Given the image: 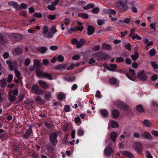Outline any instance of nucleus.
<instances>
[{"label": "nucleus", "mask_w": 158, "mask_h": 158, "mask_svg": "<svg viewBox=\"0 0 158 158\" xmlns=\"http://www.w3.org/2000/svg\"><path fill=\"white\" fill-rule=\"evenodd\" d=\"M15 51L16 55L19 56L22 52V49L20 48H16L15 49Z\"/></svg>", "instance_id": "nucleus-31"}, {"label": "nucleus", "mask_w": 158, "mask_h": 158, "mask_svg": "<svg viewBox=\"0 0 158 158\" xmlns=\"http://www.w3.org/2000/svg\"><path fill=\"white\" fill-rule=\"evenodd\" d=\"M6 79L3 78L0 80V87L2 88H5L6 85Z\"/></svg>", "instance_id": "nucleus-25"}, {"label": "nucleus", "mask_w": 158, "mask_h": 158, "mask_svg": "<svg viewBox=\"0 0 158 158\" xmlns=\"http://www.w3.org/2000/svg\"><path fill=\"white\" fill-rule=\"evenodd\" d=\"M44 73L39 70H37L36 71V74L38 77H43Z\"/></svg>", "instance_id": "nucleus-47"}, {"label": "nucleus", "mask_w": 158, "mask_h": 158, "mask_svg": "<svg viewBox=\"0 0 158 158\" xmlns=\"http://www.w3.org/2000/svg\"><path fill=\"white\" fill-rule=\"evenodd\" d=\"M6 41L4 35L0 33V44H5Z\"/></svg>", "instance_id": "nucleus-34"}, {"label": "nucleus", "mask_w": 158, "mask_h": 158, "mask_svg": "<svg viewBox=\"0 0 158 158\" xmlns=\"http://www.w3.org/2000/svg\"><path fill=\"white\" fill-rule=\"evenodd\" d=\"M18 89L17 88H15L13 91H12V95L14 96H17L18 94Z\"/></svg>", "instance_id": "nucleus-60"}, {"label": "nucleus", "mask_w": 158, "mask_h": 158, "mask_svg": "<svg viewBox=\"0 0 158 158\" xmlns=\"http://www.w3.org/2000/svg\"><path fill=\"white\" fill-rule=\"evenodd\" d=\"M70 110V108L69 105H65L64 106V111L65 112H69Z\"/></svg>", "instance_id": "nucleus-61"}, {"label": "nucleus", "mask_w": 158, "mask_h": 158, "mask_svg": "<svg viewBox=\"0 0 158 158\" xmlns=\"http://www.w3.org/2000/svg\"><path fill=\"white\" fill-rule=\"evenodd\" d=\"M137 76L139 80L143 81H146L148 78V76L146 73L143 70L139 72L137 74Z\"/></svg>", "instance_id": "nucleus-6"}, {"label": "nucleus", "mask_w": 158, "mask_h": 158, "mask_svg": "<svg viewBox=\"0 0 158 158\" xmlns=\"http://www.w3.org/2000/svg\"><path fill=\"white\" fill-rule=\"evenodd\" d=\"M118 123L116 121H112L111 122V126L113 128H114L118 127Z\"/></svg>", "instance_id": "nucleus-40"}, {"label": "nucleus", "mask_w": 158, "mask_h": 158, "mask_svg": "<svg viewBox=\"0 0 158 158\" xmlns=\"http://www.w3.org/2000/svg\"><path fill=\"white\" fill-rule=\"evenodd\" d=\"M136 110L138 111L139 112L143 113L144 112V109L140 105H138L136 106Z\"/></svg>", "instance_id": "nucleus-35"}, {"label": "nucleus", "mask_w": 158, "mask_h": 158, "mask_svg": "<svg viewBox=\"0 0 158 158\" xmlns=\"http://www.w3.org/2000/svg\"><path fill=\"white\" fill-rule=\"evenodd\" d=\"M31 89L34 93L37 95H42L44 92L43 90L39 89L37 85H33L31 87Z\"/></svg>", "instance_id": "nucleus-8"}, {"label": "nucleus", "mask_w": 158, "mask_h": 158, "mask_svg": "<svg viewBox=\"0 0 158 158\" xmlns=\"http://www.w3.org/2000/svg\"><path fill=\"white\" fill-rule=\"evenodd\" d=\"M113 152L112 148L110 147H107L104 150L105 154L107 156H110Z\"/></svg>", "instance_id": "nucleus-10"}, {"label": "nucleus", "mask_w": 158, "mask_h": 158, "mask_svg": "<svg viewBox=\"0 0 158 158\" xmlns=\"http://www.w3.org/2000/svg\"><path fill=\"white\" fill-rule=\"evenodd\" d=\"M27 7V5L24 3H22L20 4L19 8L21 9H26Z\"/></svg>", "instance_id": "nucleus-55"}, {"label": "nucleus", "mask_w": 158, "mask_h": 158, "mask_svg": "<svg viewBox=\"0 0 158 158\" xmlns=\"http://www.w3.org/2000/svg\"><path fill=\"white\" fill-rule=\"evenodd\" d=\"M42 29L44 37L47 38H52L53 37V35H51V32L48 31V26H44L42 28Z\"/></svg>", "instance_id": "nucleus-7"}, {"label": "nucleus", "mask_w": 158, "mask_h": 158, "mask_svg": "<svg viewBox=\"0 0 158 158\" xmlns=\"http://www.w3.org/2000/svg\"><path fill=\"white\" fill-rule=\"evenodd\" d=\"M103 11L105 13L111 14L115 15L116 14V12L114 10L111 9H105L103 10Z\"/></svg>", "instance_id": "nucleus-20"}, {"label": "nucleus", "mask_w": 158, "mask_h": 158, "mask_svg": "<svg viewBox=\"0 0 158 158\" xmlns=\"http://www.w3.org/2000/svg\"><path fill=\"white\" fill-rule=\"evenodd\" d=\"M78 16L80 17L85 19H87L89 17V15L87 14L84 13H78Z\"/></svg>", "instance_id": "nucleus-29"}, {"label": "nucleus", "mask_w": 158, "mask_h": 158, "mask_svg": "<svg viewBox=\"0 0 158 158\" xmlns=\"http://www.w3.org/2000/svg\"><path fill=\"white\" fill-rule=\"evenodd\" d=\"M151 66L154 69H158V65L155 61H151Z\"/></svg>", "instance_id": "nucleus-41"}, {"label": "nucleus", "mask_w": 158, "mask_h": 158, "mask_svg": "<svg viewBox=\"0 0 158 158\" xmlns=\"http://www.w3.org/2000/svg\"><path fill=\"white\" fill-rule=\"evenodd\" d=\"M84 132L81 128H79L78 130L77 135L79 136H82L84 135Z\"/></svg>", "instance_id": "nucleus-37"}, {"label": "nucleus", "mask_w": 158, "mask_h": 158, "mask_svg": "<svg viewBox=\"0 0 158 158\" xmlns=\"http://www.w3.org/2000/svg\"><path fill=\"white\" fill-rule=\"evenodd\" d=\"M38 82L41 87L43 89H47L49 86L43 80H39Z\"/></svg>", "instance_id": "nucleus-17"}, {"label": "nucleus", "mask_w": 158, "mask_h": 158, "mask_svg": "<svg viewBox=\"0 0 158 158\" xmlns=\"http://www.w3.org/2000/svg\"><path fill=\"white\" fill-rule=\"evenodd\" d=\"M94 56L98 60H106L109 58V55L108 54L101 51L95 53L94 54Z\"/></svg>", "instance_id": "nucleus-2"}, {"label": "nucleus", "mask_w": 158, "mask_h": 158, "mask_svg": "<svg viewBox=\"0 0 158 158\" xmlns=\"http://www.w3.org/2000/svg\"><path fill=\"white\" fill-rule=\"evenodd\" d=\"M100 113L101 115L105 118L107 117L109 115V112L107 110H101L100 111Z\"/></svg>", "instance_id": "nucleus-24"}, {"label": "nucleus", "mask_w": 158, "mask_h": 158, "mask_svg": "<svg viewBox=\"0 0 158 158\" xmlns=\"http://www.w3.org/2000/svg\"><path fill=\"white\" fill-rule=\"evenodd\" d=\"M102 47L103 49L108 51L110 50L112 48V47L110 46L109 44L106 43L103 44L102 45Z\"/></svg>", "instance_id": "nucleus-27"}, {"label": "nucleus", "mask_w": 158, "mask_h": 158, "mask_svg": "<svg viewBox=\"0 0 158 158\" xmlns=\"http://www.w3.org/2000/svg\"><path fill=\"white\" fill-rule=\"evenodd\" d=\"M143 125L147 127H151L152 124L151 121L148 119H145L141 122Z\"/></svg>", "instance_id": "nucleus-12"}, {"label": "nucleus", "mask_w": 158, "mask_h": 158, "mask_svg": "<svg viewBox=\"0 0 158 158\" xmlns=\"http://www.w3.org/2000/svg\"><path fill=\"white\" fill-rule=\"evenodd\" d=\"M85 42L84 39H81L79 41H78V43L77 45V48H81L85 43Z\"/></svg>", "instance_id": "nucleus-26"}, {"label": "nucleus", "mask_w": 158, "mask_h": 158, "mask_svg": "<svg viewBox=\"0 0 158 158\" xmlns=\"http://www.w3.org/2000/svg\"><path fill=\"white\" fill-rule=\"evenodd\" d=\"M13 76L11 74H9L7 78V81L9 83H11L12 80Z\"/></svg>", "instance_id": "nucleus-46"}, {"label": "nucleus", "mask_w": 158, "mask_h": 158, "mask_svg": "<svg viewBox=\"0 0 158 158\" xmlns=\"http://www.w3.org/2000/svg\"><path fill=\"white\" fill-rule=\"evenodd\" d=\"M33 61L34 67L35 69H39L40 67V61L37 59H34Z\"/></svg>", "instance_id": "nucleus-21"}, {"label": "nucleus", "mask_w": 158, "mask_h": 158, "mask_svg": "<svg viewBox=\"0 0 158 158\" xmlns=\"http://www.w3.org/2000/svg\"><path fill=\"white\" fill-rule=\"evenodd\" d=\"M56 15H48V18L49 19L54 20L56 19Z\"/></svg>", "instance_id": "nucleus-57"}, {"label": "nucleus", "mask_w": 158, "mask_h": 158, "mask_svg": "<svg viewBox=\"0 0 158 158\" xmlns=\"http://www.w3.org/2000/svg\"><path fill=\"white\" fill-rule=\"evenodd\" d=\"M116 71L118 73H123L125 74L126 73V71L125 69H118L116 70Z\"/></svg>", "instance_id": "nucleus-58"}, {"label": "nucleus", "mask_w": 158, "mask_h": 158, "mask_svg": "<svg viewBox=\"0 0 158 158\" xmlns=\"http://www.w3.org/2000/svg\"><path fill=\"white\" fill-rule=\"evenodd\" d=\"M78 41V40L77 38H73L71 40V43L73 45H77Z\"/></svg>", "instance_id": "nucleus-51"}, {"label": "nucleus", "mask_w": 158, "mask_h": 158, "mask_svg": "<svg viewBox=\"0 0 158 158\" xmlns=\"http://www.w3.org/2000/svg\"><path fill=\"white\" fill-rule=\"evenodd\" d=\"M156 53V51L154 49H152L150 50L149 52L150 56L152 57L154 56Z\"/></svg>", "instance_id": "nucleus-48"}, {"label": "nucleus", "mask_w": 158, "mask_h": 158, "mask_svg": "<svg viewBox=\"0 0 158 158\" xmlns=\"http://www.w3.org/2000/svg\"><path fill=\"white\" fill-rule=\"evenodd\" d=\"M32 132V130L31 127L25 132L24 135H23V137L27 139Z\"/></svg>", "instance_id": "nucleus-11"}, {"label": "nucleus", "mask_w": 158, "mask_h": 158, "mask_svg": "<svg viewBox=\"0 0 158 158\" xmlns=\"http://www.w3.org/2000/svg\"><path fill=\"white\" fill-rule=\"evenodd\" d=\"M131 38L133 40H135V39H137L138 40H141L142 39L141 37L139 36V35L137 34H135V35H133L132 37H131Z\"/></svg>", "instance_id": "nucleus-45"}, {"label": "nucleus", "mask_w": 158, "mask_h": 158, "mask_svg": "<svg viewBox=\"0 0 158 158\" xmlns=\"http://www.w3.org/2000/svg\"><path fill=\"white\" fill-rule=\"evenodd\" d=\"M55 143L54 144H52H52H48L47 146L48 149L49 151H50L52 152L54 151L55 150V148L54 147L55 146Z\"/></svg>", "instance_id": "nucleus-33"}, {"label": "nucleus", "mask_w": 158, "mask_h": 158, "mask_svg": "<svg viewBox=\"0 0 158 158\" xmlns=\"http://www.w3.org/2000/svg\"><path fill=\"white\" fill-rule=\"evenodd\" d=\"M114 104L117 107L124 111H127L128 109V106L124 102L119 100L114 102Z\"/></svg>", "instance_id": "nucleus-3"}, {"label": "nucleus", "mask_w": 158, "mask_h": 158, "mask_svg": "<svg viewBox=\"0 0 158 158\" xmlns=\"http://www.w3.org/2000/svg\"><path fill=\"white\" fill-rule=\"evenodd\" d=\"M43 77L44 78H48L49 80H52V75L50 73H44Z\"/></svg>", "instance_id": "nucleus-32"}, {"label": "nucleus", "mask_w": 158, "mask_h": 158, "mask_svg": "<svg viewBox=\"0 0 158 158\" xmlns=\"http://www.w3.org/2000/svg\"><path fill=\"white\" fill-rule=\"evenodd\" d=\"M9 6H12L15 8H16L18 6L17 2L14 1H9L8 3Z\"/></svg>", "instance_id": "nucleus-30"}, {"label": "nucleus", "mask_w": 158, "mask_h": 158, "mask_svg": "<svg viewBox=\"0 0 158 158\" xmlns=\"http://www.w3.org/2000/svg\"><path fill=\"white\" fill-rule=\"evenodd\" d=\"M134 54L132 55L131 56L132 59L134 61H135L137 60L139 57V55L138 52L136 50H134Z\"/></svg>", "instance_id": "nucleus-22"}, {"label": "nucleus", "mask_w": 158, "mask_h": 158, "mask_svg": "<svg viewBox=\"0 0 158 158\" xmlns=\"http://www.w3.org/2000/svg\"><path fill=\"white\" fill-rule=\"evenodd\" d=\"M25 95L24 94H22L19 96V99L17 101L16 103H19L21 102L24 99Z\"/></svg>", "instance_id": "nucleus-36"}, {"label": "nucleus", "mask_w": 158, "mask_h": 158, "mask_svg": "<svg viewBox=\"0 0 158 158\" xmlns=\"http://www.w3.org/2000/svg\"><path fill=\"white\" fill-rule=\"evenodd\" d=\"M99 9L98 7H96L93 9L92 10V12L94 14H96L98 12Z\"/></svg>", "instance_id": "nucleus-56"}, {"label": "nucleus", "mask_w": 158, "mask_h": 158, "mask_svg": "<svg viewBox=\"0 0 158 158\" xmlns=\"http://www.w3.org/2000/svg\"><path fill=\"white\" fill-rule=\"evenodd\" d=\"M87 30V34L89 35L93 34L95 32L94 28L91 25H89L88 26Z\"/></svg>", "instance_id": "nucleus-13"}, {"label": "nucleus", "mask_w": 158, "mask_h": 158, "mask_svg": "<svg viewBox=\"0 0 158 158\" xmlns=\"http://www.w3.org/2000/svg\"><path fill=\"white\" fill-rule=\"evenodd\" d=\"M50 31L51 32V35H53V34L57 31L55 26H52L50 29Z\"/></svg>", "instance_id": "nucleus-38"}, {"label": "nucleus", "mask_w": 158, "mask_h": 158, "mask_svg": "<svg viewBox=\"0 0 158 158\" xmlns=\"http://www.w3.org/2000/svg\"><path fill=\"white\" fill-rule=\"evenodd\" d=\"M151 133L156 137H158V131H157L152 130L151 131Z\"/></svg>", "instance_id": "nucleus-62"}, {"label": "nucleus", "mask_w": 158, "mask_h": 158, "mask_svg": "<svg viewBox=\"0 0 158 158\" xmlns=\"http://www.w3.org/2000/svg\"><path fill=\"white\" fill-rule=\"evenodd\" d=\"M143 136L146 139L148 140H151L153 139V138L150 134L148 131H144L143 133Z\"/></svg>", "instance_id": "nucleus-16"}, {"label": "nucleus", "mask_w": 158, "mask_h": 158, "mask_svg": "<svg viewBox=\"0 0 158 158\" xmlns=\"http://www.w3.org/2000/svg\"><path fill=\"white\" fill-rule=\"evenodd\" d=\"M119 111L117 110L114 109L112 111V114L113 118L114 119L118 118L120 115Z\"/></svg>", "instance_id": "nucleus-18"}, {"label": "nucleus", "mask_w": 158, "mask_h": 158, "mask_svg": "<svg viewBox=\"0 0 158 158\" xmlns=\"http://www.w3.org/2000/svg\"><path fill=\"white\" fill-rule=\"evenodd\" d=\"M48 9L51 11H53L56 10V7L52 5H48L47 6Z\"/></svg>", "instance_id": "nucleus-54"}, {"label": "nucleus", "mask_w": 158, "mask_h": 158, "mask_svg": "<svg viewBox=\"0 0 158 158\" xmlns=\"http://www.w3.org/2000/svg\"><path fill=\"white\" fill-rule=\"evenodd\" d=\"M11 36L14 38L15 39L16 41L20 40L23 38L22 35L20 34L17 33H12L11 34Z\"/></svg>", "instance_id": "nucleus-15"}, {"label": "nucleus", "mask_w": 158, "mask_h": 158, "mask_svg": "<svg viewBox=\"0 0 158 158\" xmlns=\"http://www.w3.org/2000/svg\"><path fill=\"white\" fill-rule=\"evenodd\" d=\"M33 15L34 17L37 18H41L42 17V14L41 13H34Z\"/></svg>", "instance_id": "nucleus-52"}, {"label": "nucleus", "mask_w": 158, "mask_h": 158, "mask_svg": "<svg viewBox=\"0 0 158 158\" xmlns=\"http://www.w3.org/2000/svg\"><path fill=\"white\" fill-rule=\"evenodd\" d=\"M109 82L111 84L114 85L116 84L117 81L114 78L112 77L109 79Z\"/></svg>", "instance_id": "nucleus-43"}, {"label": "nucleus", "mask_w": 158, "mask_h": 158, "mask_svg": "<svg viewBox=\"0 0 158 158\" xmlns=\"http://www.w3.org/2000/svg\"><path fill=\"white\" fill-rule=\"evenodd\" d=\"M130 19L128 18H126L123 21V20H121L119 21V22L121 23L124 22L125 23L128 24L130 22Z\"/></svg>", "instance_id": "nucleus-53"}, {"label": "nucleus", "mask_w": 158, "mask_h": 158, "mask_svg": "<svg viewBox=\"0 0 158 158\" xmlns=\"http://www.w3.org/2000/svg\"><path fill=\"white\" fill-rule=\"evenodd\" d=\"M15 76L17 78H19L20 77V73L16 69H15Z\"/></svg>", "instance_id": "nucleus-50"}, {"label": "nucleus", "mask_w": 158, "mask_h": 158, "mask_svg": "<svg viewBox=\"0 0 158 158\" xmlns=\"http://www.w3.org/2000/svg\"><path fill=\"white\" fill-rule=\"evenodd\" d=\"M135 28H132L130 31V33L129 35V37H131L135 34Z\"/></svg>", "instance_id": "nucleus-44"}, {"label": "nucleus", "mask_w": 158, "mask_h": 158, "mask_svg": "<svg viewBox=\"0 0 158 158\" xmlns=\"http://www.w3.org/2000/svg\"><path fill=\"white\" fill-rule=\"evenodd\" d=\"M57 97L59 100H62L65 98V96L63 94H58Z\"/></svg>", "instance_id": "nucleus-39"}, {"label": "nucleus", "mask_w": 158, "mask_h": 158, "mask_svg": "<svg viewBox=\"0 0 158 158\" xmlns=\"http://www.w3.org/2000/svg\"><path fill=\"white\" fill-rule=\"evenodd\" d=\"M117 136V133L115 132H113L111 133V139L113 142H115V141Z\"/></svg>", "instance_id": "nucleus-28"}, {"label": "nucleus", "mask_w": 158, "mask_h": 158, "mask_svg": "<svg viewBox=\"0 0 158 158\" xmlns=\"http://www.w3.org/2000/svg\"><path fill=\"white\" fill-rule=\"evenodd\" d=\"M12 92V90H10L9 93L8 95V98L10 101V102H13L15 101L16 97L13 96V95L11 94Z\"/></svg>", "instance_id": "nucleus-23"}, {"label": "nucleus", "mask_w": 158, "mask_h": 158, "mask_svg": "<svg viewBox=\"0 0 158 158\" xmlns=\"http://www.w3.org/2000/svg\"><path fill=\"white\" fill-rule=\"evenodd\" d=\"M58 60L60 62H63L64 60V56L61 55H59L58 57Z\"/></svg>", "instance_id": "nucleus-64"}, {"label": "nucleus", "mask_w": 158, "mask_h": 158, "mask_svg": "<svg viewBox=\"0 0 158 158\" xmlns=\"http://www.w3.org/2000/svg\"><path fill=\"white\" fill-rule=\"evenodd\" d=\"M17 63L16 61H13L9 64L8 65L10 70L11 71L13 70L14 68L17 65Z\"/></svg>", "instance_id": "nucleus-19"}, {"label": "nucleus", "mask_w": 158, "mask_h": 158, "mask_svg": "<svg viewBox=\"0 0 158 158\" xmlns=\"http://www.w3.org/2000/svg\"><path fill=\"white\" fill-rule=\"evenodd\" d=\"M64 66L62 64H58L57 66H55L54 68L56 70H59L62 69L64 68Z\"/></svg>", "instance_id": "nucleus-42"}, {"label": "nucleus", "mask_w": 158, "mask_h": 158, "mask_svg": "<svg viewBox=\"0 0 158 158\" xmlns=\"http://www.w3.org/2000/svg\"><path fill=\"white\" fill-rule=\"evenodd\" d=\"M133 148L139 154H141L143 152V148L140 142H135L133 145Z\"/></svg>", "instance_id": "nucleus-5"}, {"label": "nucleus", "mask_w": 158, "mask_h": 158, "mask_svg": "<svg viewBox=\"0 0 158 158\" xmlns=\"http://www.w3.org/2000/svg\"><path fill=\"white\" fill-rule=\"evenodd\" d=\"M84 29L83 26H75L73 28H71L69 29L68 32L70 34H71L73 32L76 31H82Z\"/></svg>", "instance_id": "nucleus-9"}, {"label": "nucleus", "mask_w": 158, "mask_h": 158, "mask_svg": "<svg viewBox=\"0 0 158 158\" xmlns=\"http://www.w3.org/2000/svg\"><path fill=\"white\" fill-rule=\"evenodd\" d=\"M37 50L41 53L45 54L47 50V48L43 46L38 47L37 48Z\"/></svg>", "instance_id": "nucleus-14"}, {"label": "nucleus", "mask_w": 158, "mask_h": 158, "mask_svg": "<svg viewBox=\"0 0 158 158\" xmlns=\"http://www.w3.org/2000/svg\"><path fill=\"white\" fill-rule=\"evenodd\" d=\"M59 133L58 132H53L49 135V140L52 144L56 143L57 142V138L58 136Z\"/></svg>", "instance_id": "nucleus-4"}, {"label": "nucleus", "mask_w": 158, "mask_h": 158, "mask_svg": "<svg viewBox=\"0 0 158 158\" xmlns=\"http://www.w3.org/2000/svg\"><path fill=\"white\" fill-rule=\"evenodd\" d=\"M121 152L123 155L128 157L131 152L127 151H124Z\"/></svg>", "instance_id": "nucleus-49"}, {"label": "nucleus", "mask_w": 158, "mask_h": 158, "mask_svg": "<svg viewBox=\"0 0 158 158\" xmlns=\"http://www.w3.org/2000/svg\"><path fill=\"white\" fill-rule=\"evenodd\" d=\"M152 104L153 106L158 107V103L157 101L155 100H152Z\"/></svg>", "instance_id": "nucleus-63"}, {"label": "nucleus", "mask_w": 158, "mask_h": 158, "mask_svg": "<svg viewBox=\"0 0 158 158\" xmlns=\"http://www.w3.org/2000/svg\"><path fill=\"white\" fill-rule=\"evenodd\" d=\"M127 0H118L116 3V7L121 12H124L128 9Z\"/></svg>", "instance_id": "nucleus-1"}, {"label": "nucleus", "mask_w": 158, "mask_h": 158, "mask_svg": "<svg viewBox=\"0 0 158 158\" xmlns=\"http://www.w3.org/2000/svg\"><path fill=\"white\" fill-rule=\"evenodd\" d=\"M30 60L29 58H27L25 60L24 64L26 66H28L30 63Z\"/></svg>", "instance_id": "nucleus-59"}]
</instances>
